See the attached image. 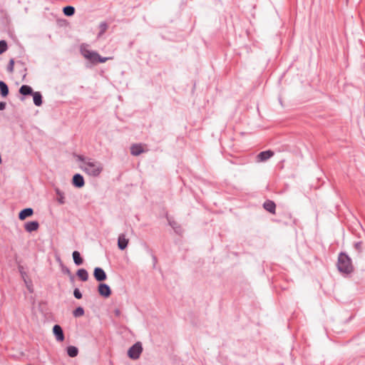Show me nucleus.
<instances>
[{
  "mask_svg": "<svg viewBox=\"0 0 365 365\" xmlns=\"http://www.w3.org/2000/svg\"><path fill=\"white\" fill-rule=\"evenodd\" d=\"M76 159L80 163V168L90 177H98L103 170V163L96 159L81 155H77Z\"/></svg>",
  "mask_w": 365,
  "mask_h": 365,
  "instance_id": "1",
  "label": "nucleus"
},
{
  "mask_svg": "<svg viewBox=\"0 0 365 365\" xmlns=\"http://www.w3.org/2000/svg\"><path fill=\"white\" fill-rule=\"evenodd\" d=\"M337 267L341 272L350 273L353 267L351 259L344 253H341L338 257Z\"/></svg>",
  "mask_w": 365,
  "mask_h": 365,
  "instance_id": "2",
  "label": "nucleus"
},
{
  "mask_svg": "<svg viewBox=\"0 0 365 365\" xmlns=\"http://www.w3.org/2000/svg\"><path fill=\"white\" fill-rule=\"evenodd\" d=\"M81 53L83 56L93 63H96L98 53L96 51H91L87 48V45L82 44L80 48Z\"/></svg>",
  "mask_w": 365,
  "mask_h": 365,
  "instance_id": "3",
  "label": "nucleus"
},
{
  "mask_svg": "<svg viewBox=\"0 0 365 365\" xmlns=\"http://www.w3.org/2000/svg\"><path fill=\"white\" fill-rule=\"evenodd\" d=\"M143 347L140 342H137L129 348L128 351V356L132 359H138L142 353Z\"/></svg>",
  "mask_w": 365,
  "mask_h": 365,
  "instance_id": "4",
  "label": "nucleus"
},
{
  "mask_svg": "<svg viewBox=\"0 0 365 365\" xmlns=\"http://www.w3.org/2000/svg\"><path fill=\"white\" fill-rule=\"evenodd\" d=\"M95 279L98 282H102L106 279V274L105 271L101 267H96L93 272Z\"/></svg>",
  "mask_w": 365,
  "mask_h": 365,
  "instance_id": "5",
  "label": "nucleus"
},
{
  "mask_svg": "<svg viewBox=\"0 0 365 365\" xmlns=\"http://www.w3.org/2000/svg\"><path fill=\"white\" fill-rule=\"evenodd\" d=\"M53 333L56 336V339L58 341H63L64 339V334L63 332V329L60 325L56 324L53 327Z\"/></svg>",
  "mask_w": 365,
  "mask_h": 365,
  "instance_id": "6",
  "label": "nucleus"
},
{
  "mask_svg": "<svg viewBox=\"0 0 365 365\" xmlns=\"http://www.w3.org/2000/svg\"><path fill=\"white\" fill-rule=\"evenodd\" d=\"M128 245V239L124 233L120 234L118 237V247L120 250H125Z\"/></svg>",
  "mask_w": 365,
  "mask_h": 365,
  "instance_id": "7",
  "label": "nucleus"
},
{
  "mask_svg": "<svg viewBox=\"0 0 365 365\" xmlns=\"http://www.w3.org/2000/svg\"><path fill=\"white\" fill-rule=\"evenodd\" d=\"M98 292L101 296L108 297L111 294V290L108 284H100L98 286Z\"/></svg>",
  "mask_w": 365,
  "mask_h": 365,
  "instance_id": "8",
  "label": "nucleus"
},
{
  "mask_svg": "<svg viewBox=\"0 0 365 365\" xmlns=\"http://www.w3.org/2000/svg\"><path fill=\"white\" fill-rule=\"evenodd\" d=\"M72 183L76 187H82L85 184L83 177L81 174L74 175L72 179Z\"/></svg>",
  "mask_w": 365,
  "mask_h": 365,
  "instance_id": "9",
  "label": "nucleus"
},
{
  "mask_svg": "<svg viewBox=\"0 0 365 365\" xmlns=\"http://www.w3.org/2000/svg\"><path fill=\"white\" fill-rule=\"evenodd\" d=\"M274 155V152L272 150H265L260 152L257 155L258 161L264 162L271 158Z\"/></svg>",
  "mask_w": 365,
  "mask_h": 365,
  "instance_id": "10",
  "label": "nucleus"
},
{
  "mask_svg": "<svg viewBox=\"0 0 365 365\" xmlns=\"http://www.w3.org/2000/svg\"><path fill=\"white\" fill-rule=\"evenodd\" d=\"M39 227V223L37 221H30L24 225V228L26 232H32L36 231Z\"/></svg>",
  "mask_w": 365,
  "mask_h": 365,
  "instance_id": "11",
  "label": "nucleus"
},
{
  "mask_svg": "<svg viewBox=\"0 0 365 365\" xmlns=\"http://www.w3.org/2000/svg\"><path fill=\"white\" fill-rule=\"evenodd\" d=\"M34 214V210L31 207L22 210L19 214V218L21 220H25L26 217L31 216Z\"/></svg>",
  "mask_w": 365,
  "mask_h": 365,
  "instance_id": "12",
  "label": "nucleus"
},
{
  "mask_svg": "<svg viewBox=\"0 0 365 365\" xmlns=\"http://www.w3.org/2000/svg\"><path fill=\"white\" fill-rule=\"evenodd\" d=\"M143 152L144 150L141 145L135 144L130 147V153L134 156H138Z\"/></svg>",
  "mask_w": 365,
  "mask_h": 365,
  "instance_id": "13",
  "label": "nucleus"
},
{
  "mask_svg": "<svg viewBox=\"0 0 365 365\" xmlns=\"http://www.w3.org/2000/svg\"><path fill=\"white\" fill-rule=\"evenodd\" d=\"M34 103L36 106L42 105V95L39 91H34L32 94Z\"/></svg>",
  "mask_w": 365,
  "mask_h": 365,
  "instance_id": "14",
  "label": "nucleus"
},
{
  "mask_svg": "<svg viewBox=\"0 0 365 365\" xmlns=\"http://www.w3.org/2000/svg\"><path fill=\"white\" fill-rule=\"evenodd\" d=\"M55 192L57 195V202L60 205H64L66 203L65 195L63 191H61L58 187L55 188Z\"/></svg>",
  "mask_w": 365,
  "mask_h": 365,
  "instance_id": "15",
  "label": "nucleus"
},
{
  "mask_svg": "<svg viewBox=\"0 0 365 365\" xmlns=\"http://www.w3.org/2000/svg\"><path fill=\"white\" fill-rule=\"evenodd\" d=\"M263 207L267 211L269 212L270 213L274 214L275 212L276 205L274 204V202L271 200H267L264 202Z\"/></svg>",
  "mask_w": 365,
  "mask_h": 365,
  "instance_id": "16",
  "label": "nucleus"
},
{
  "mask_svg": "<svg viewBox=\"0 0 365 365\" xmlns=\"http://www.w3.org/2000/svg\"><path fill=\"white\" fill-rule=\"evenodd\" d=\"M34 92L32 88L28 85H23L19 88V93L23 96L32 95Z\"/></svg>",
  "mask_w": 365,
  "mask_h": 365,
  "instance_id": "17",
  "label": "nucleus"
},
{
  "mask_svg": "<svg viewBox=\"0 0 365 365\" xmlns=\"http://www.w3.org/2000/svg\"><path fill=\"white\" fill-rule=\"evenodd\" d=\"M76 274L83 282H86L88 279V272L85 269H78Z\"/></svg>",
  "mask_w": 365,
  "mask_h": 365,
  "instance_id": "18",
  "label": "nucleus"
},
{
  "mask_svg": "<svg viewBox=\"0 0 365 365\" xmlns=\"http://www.w3.org/2000/svg\"><path fill=\"white\" fill-rule=\"evenodd\" d=\"M73 262L76 265H81L83 263V259L81 257L79 252L74 251L72 254Z\"/></svg>",
  "mask_w": 365,
  "mask_h": 365,
  "instance_id": "19",
  "label": "nucleus"
},
{
  "mask_svg": "<svg viewBox=\"0 0 365 365\" xmlns=\"http://www.w3.org/2000/svg\"><path fill=\"white\" fill-rule=\"evenodd\" d=\"M0 91L2 97H6L9 94V88L7 85L1 81H0Z\"/></svg>",
  "mask_w": 365,
  "mask_h": 365,
  "instance_id": "20",
  "label": "nucleus"
},
{
  "mask_svg": "<svg viewBox=\"0 0 365 365\" xmlns=\"http://www.w3.org/2000/svg\"><path fill=\"white\" fill-rule=\"evenodd\" d=\"M78 350L76 346H69L67 348V354L71 357H75L78 355Z\"/></svg>",
  "mask_w": 365,
  "mask_h": 365,
  "instance_id": "21",
  "label": "nucleus"
},
{
  "mask_svg": "<svg viewBox=\"0 0 365 365\" xmlns=\"http://www.w3.org/2000/svg\"><path fill=\"white\" fill-rule=\"evenodd\" d=\"M63 14L67 16H71L75 13V9H74V7H73L71 6H65L63 8Z\"/></svg>",
  "mask_w": 365,
  "mask_h": 365,
  "instance_id": "22",
  "label": "nucleus"
},
{
  "mask_svg": "<svg viewBox=\"0 0 365 365\" xmlns=\"http://www.w3.org/2000/svg\"><path fill=\"white\" fill-rule=\"evenodd\" d=\"M108 24L106 22H101L100 24H99V33L98 34V38H100L106 31V30L108 29Z\"/></svg>",
  "mask_w": 365,
  "mask_h": 365,
  "instance_id": "23",
  "label": "nucleus"
},
{
  "mask_svg": "<svg viewBox=\"0 0 365 365\" xmlns=\"http://www.w3.org/2000/svg\"><path fill=\"white\" fill-rule=\"evenodd\" d=\"M84 314V309L83 307H77L73 312V315L75 317H81Z\"/></svg>",
  "mask_w": 365,
  "mask_h": 365,
  "instance_id": "24",
  "label": "nucleus"
},
{
  "mask_svg": "<svg viewBox=\"0 0 365 365\" xmlns=\"http://www.w3.org/2000/svg\"><path fill=\"white\" fill-rule=\"evenodd\" d=\"M8 48L7 43L4 40L0 41V54L4 53Z\"/></svg>",
  "mask_w": 365,
  "mask_h": 365,
  "instance_id": "25",
  "label": "nucleus"
},
{
  "mask_svg": "<svg viewBox=\"0 0 365 365\" xmlns=\"http://www.w3.org/2000/svg\"><path fill=\"white\" fill-rule=\"evenodd\" d=\"M14 60L13 58H11L9 61V65L7 66V71L9 73H12L14 71Z\"/></svg>",
  "mask_w": 365,
  "mask_h": 365,
  "instance_id": "26",
  "label": "nucleus"
},
{
  "mask_svg": "<svg viewBox=\"0 0 365 365\" xmlns=\"http://www.w3.org/2000/svg\"><path fill=\"white\" fill-rule=\"evenodd\" d=\"M109 59H111V58L110 57H101L98 54V58H97L96 63H105L106 61H107Z\"/></svg>",
  "mask_w": 365,
  "mask_h": 365,
  "instance_id": "27",
  "label": "nucleus"
},
{
  "mask_svg": "<svg viewBox=\"0 0 365 365\" xmlns=\"http://www.w3.org/2000/svg\"><path fill=\"white\" fill-rule=\"evenodd\" d=\"M73 295L74 297L79 299H81L82 298V294L81 292H80V290L78 289V288H76L73 291Z\"/></svg>",
  "mask_w": 365,
  "mask_h": 365,
  "instance_id": "28",
  "label": "nucleus"
},
{
  "mask_svg": "<svg viewBox=\"0 0 365 365\" xmlns=\"http://www.w3.org/2000/svg\"><path fill=\"white\" fill-rule=\"evenodd\" d=\"M6 108V103L0 102V110H4Z\"/></svg>",
  "mask_w": 365,
  "mask_h": 365,
  "instance_id": "29",
  "label": "nucleus"
},
{
  "mask_svg": "<svg viewBox=\"0 0 365 365\" xmlns=\"http://www.w3.org/2000/svg\"><path fill=\"white\" fill-rule=\"evenodd\" d=\"M114 313H115V314L116 316H120V311L119 309H115V310L114 311Z\"/></svg>",
  "mask_w": 365,
  "mask_h": 365,
  "instance_id": "30",
  "label": "nucleus"
},
{
  "mask_svg": "<svg viewBox=\"0 0 365 365\" xmlns=\"http://www.w3.org/2000/svg\"><path fill=\"white\" fill-rule=\"evenodd\" d=\"M63 272L65 273H67V274H70V270L68 268L66 267L65 269H63Z\"/></svg>",
  "mask_w": 365,
  "mask_h": 365,
  "instance_id": "31",
  "label": "nucleus"
},
{
  "mask_svg": "<svg viewBox=\"0 0 365 365\" xmlns=\"http://www.w3.org/2000/svg\"><path fill=\"white\" fill-rule=\"evenodd\" d=\"M356 247L358 249L361 247V242H357L355 244Z\"/></svg>",
  "mask_w": 365,
  "mask_h": 365,
  "instance_id": "32",
  "label": "nucleus"
},
{
  "mask_svg": "<svg viewBox=\"0 0 365 365\" xmlns=\"http://www.w3.org/2000/svg\"><path fill=\"white\" fill-rule=\"evenodd\" d=\"M170 225L173 228H175L174 225H175V223H172V222H170Z\"/></svg>",
  "mask_w": 365,
  "mask_h": 365,
  "instance_id": "33",
  "label": "nucleus"
}]
</instances>
